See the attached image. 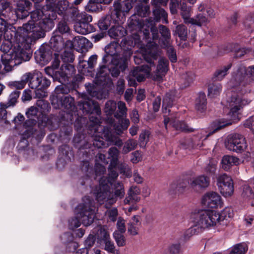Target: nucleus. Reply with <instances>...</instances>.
I'll list each match as a JSON object with an SVG mask.
<instances>
[{
	"label": "nucleus",
	"instance_id": "29",
	"mask_svg": "<svg viewBox=\"0 0 254 254\" xmlns=\"http://www.w3.org/2000/svg\"><path fill=\"white\" fill-rule=\"evenodd\" d=\"M169 69V61L166 59L161 58L158 61V64L155 72L156 79L157 80L162 79Z\"/></svg>",
	"mask_w": 254,
	"mask_h": 254
},
{
	"label": "nucleus",
	"instance_id": "39",
	"mask_svg": "<svg viewBox=\"0 0 254 254\" xmlns=\"http://www.w3.org/2000/svg\"><path fill=\"white\" fill-rule=\"evenodd\" d=\"M98 56L97 55H93L90 56L88 61L81 60L79 61V68L81 70L87 69L88 71L92 69L97 64Z\"/></svg>",
	"mask_w": 254,
	"mask_h": 254
},
{
	"label": "nucleus",
	"instance_id": "23",
	"mask_svg": "<svg viewBox=\"0 0 254 254\" xmlns=\"http://www.w3.org/2000/svg\"><path fill=\"white\" fill-rule=\"evenodd\" d=\"M32 5L29 0H19L15 10L16 17L19 19H24L29 15V10Z\"/></svg>",
	"mask_w": 254,
	"mask_h": 254
},
{
	"label": "nucleus",
	"instance_id": "6",
	"mask_svg": "<svg viewBox=\"0 0 254 254\" xmlns=\"http://www.w3.org/2000/svg\"><path fill=\"white\" fill-rule=\"evenodd\" d=\"M95 202L89 196H84L82 202L75 208L77 217L79 218L82 223L85 226H88L93 222L95 217Z\"/></svg>",
	"mask_w": 254,
	"mask_h": 254
},
{
	"label": "nucleus",
	"instance_id": "52",
	"mask_svg": "<svg viewBox=\"0 0 254 254\" xmlns=\"http://www.w3.org/2000/svg\"><path fill=\"white\" fill-rule=\"evenodd\" d=\"M104 137H105L106 140L107 141L110 145H114L120 147L123 144L122 140L118 136L113 134L111 132H107L104 133Z\"/></svg>",
	"mask_w": 254,
	"mask_h": 254
},
{
	"label": "nucleus",
	"instance_id": "54",
	"mask_svg": "<svg viewBox=\"0 0 254 254\" xmlns=\"http://www.w3.org/2000/svg\"><path fill=\"white\" fill-rule=\"evenodd\" d=\"M222 90V85L219 83H212L209 85L208 95L210 98H214L219 95Z\"/></svg>",
	"mask_w": 254,
	"mask_h": 254
},
{
	"label": "nucleus",
	"instance_id": "33",
	"mask_svg": "<svg viewBox=\"0 0 254 254\" xmlns=\"http://www.w3.org/2000/svg\"><path fill=\"white\" fill-rule=\"evenodd\" d=\"M74 29L77 33L82 35H86L95 31V28L92 24L78 20L74 24Z\"/></svg>",
	"mask_w": 254,
	"mask_h": 254
},
{
	"label": "nucleus",
	"instance_id": "31",
	"mask_svg": "<svg viewBox=\"0 0 254 254\" xmlns=\"http://www.w3.org/2000/svg\"><path fill=\"white\" fill-rule=\"evenodd\" d=\"M140 190L137 187H131L127 192L128 196L124 199L126 204H130L131 203H136L140 201V197L139 196Z\"/></svg>",
	"mask_w": 254,
	"mask_h": 254
},
{
	"label": "nucleus",
	"instance_id": "43",
	"mask_svg": "<svg viewBox=\"0 0 254 254\" xmlns=\"http://www.w3.org/2000/svg\"><path fill=\"white\" fill-rule=\"evenodd\" d=\"M206 98L203 92H199L195 100V109L200 113L204 112L206 109Z\"/></svg>",
	"mask_w": 254,
	"mask_h": 254
},
{
	"label": "nucleus",
	"instance_id": "10",
	"mask_svg": "<svg viewBox=\"0 0 254 254\" xmlns=\"http://www.w3.org/2000/svg\"><path fill=\"white\" fill-rule=\"evenodd\" d=\"M104 111L108 120L113 115L116 119H120L126 116L127 108L124 102L119 101L117 104L115 101L109 100L105 103Z\"/></svg>",
	"mask_w": 254,
	"mask_h": 254
},
{
	"label": "nucleus",
	"instance_id": "58",
	"mask_svg": "<svg viewBox=\"0 0 254 254\" xmlns=\"http://www.w3.org/2000/svg\"><path fill=\"white\" fill-rule=\"evenodd\" d=\"M231 124L232 122L230 121H228L224 119L218 120L215 123L214 126L215 127V128L212 132L207 134L204 139H205L207 137H208L209 135H210L211 134L215 132V131Z\"/></svg>",
	"mask_w": 254,
	"mask_h": 254
},
{
	"label": "nucleus",
	"instance_id": "36",
	"mask_svg": "<svg viewBox=\"0 0 254 254\" xmlns=\"http://www.w3.org/2000/svg\"><path fill=\"white\" fill-rule=\"evenodd\" d=\"M148 64L149 66L143 65L140 69H139L138 67H136L130 71V75L133 76L138 82L143 81L145 79V76L140 72V70H145L146 72H150L151 71L150 66L155 65L154 64L151 65L149 63Z\"/></svg>",
	"mask_w": 254,
	"mask_h": 254
},
{
	"label": "nucleus",
	"instance_id": "34",
	"mask_svg": "<svg viewBox=\"0 0 254 254\" xmlns=\"http://www.w3.org/2000/svg\"><path fill=\"white\" fill-rule=\"evenodd\" d=\"M210 179L204 175L191 179V187L192 188H206L209 185Z\"/></svg>",
	"mask_w": 254,
	"mask_h": 254
},
{
	"label": "nucleus",
	"instance_id": "45",
	"mask_svg": "<svg viewBox=\"0 0 254 254\" xmlns=\"http://www.w3.org/2000/svg\"><path fill=\"white\" fill-rule=\"evenodd\" d=\"M174 100V95L172 93H167L163 99L162 110L164 113H169L170 112V108L173 105Z\"/></svg>",
	"mask_w": 254,
	"mask_h": 254
},
{
	"label": "nucleus",
	"instance_id": "13",
	"mask_svg": "<svg viewBox=\"0 0 254 254\" xmlns=\"http://www.w3.org/2000/svg\"><path fill=\"white\" fill-rule=\"evenodd\" d=\"M52 105L55 109L64 108L72 110L74 99L70 95H52L50 96Z\"/></svg>",
	"mask_w": 254,
	"mask_h": 254
},
{
	"label": "nucleus",
	"instance_id": "11",
	"mask_svg": "<svg viewBox=\"0 0 254 254\" xmlns=\"http://www.w3.org/2000/svg\"><path fill=\"white\" fill-rule=\"evenodd\" d=\"M225 146L229 150L237 153H241L246 149L247 144L246 138L242 134L233 133L227 137Z\"/></svg>",
	"mask_w": 254,
	"mask_h": 254
},
{
	"label": "nucleus",
	"instance_id": "57",
	"mask_svg": "<svg viewBox=\"0 0 254 254\" xmlns=\"http://www.w3.org/2000/svg\"><path fill=\"white\" fill-rule=\"evenodd\" d=\"M137 145L136 140L130 138L127 140L123 147L122 153L126 154L130 151L135 149Z\"/></svg>",
	"mask_w": 254,
	"mask_h": 254
},
{
	"label": "nucleus",
	"instance_id": "26",
	"mask_svg": "<svg viewBox=\"0 0 254 254\" xmlns=\"http://www.w3.org/2000/svg\"><path fill=\"white\" fill-rule=\"evenodd\" d=\"M111 203H115L118 199L123 198L125 194L124 185L121 182H116L112 186Z\"/></svg>",
	"mask_w": 254,
	"mask_h": 254
},
{
	"label": "nucleus",
	"instance_id": "53",
	"mask_svg": "<svg viewBox=\"0 0 254 254\" xmlns=\"http://www.w3.org/2000/svg\"><path fill=\"white\" fill-rule=\"evenodd\" d=\"M174 34L178 35L181 40L186 41L188 36L187 28L184 24H179L176 27Z\"/></svg>",
	"mask_w": 254,
	"mask_h": 254
},
{
	"label": "nucleus",
	"instance_id": "49",
	"mask_svg": "<svg viewBox=\"0 0 254 254\" xmlns=\"http://www.w3.org/2000/svg\"><path fill=\"white\" fill-rule=\"evenodd\" d=\"M180 14L186 24H190V22L192 18H190L191 8L188 6L187 3L185 1H183L180 7Z\"/></svg>",
	"mask_w": 254,
	"mask_h": 254
},
{
	"label": "nucleus",
	"instance_id": "32",
	"mask_svg": "<svg viewBox=\"0 0 254 254\" xmlns=\"http://www.w3.org/2000/svg\"><path fill=\"white\" fill-rule=\"evenodd\" d=\"M30 81L29 72L24 74L19 81H12L8 83V86L11 89L19 91L25 86L26 83L29 84Z\"/></svg>",
	"mask_w": 254,
	"mask_h": 254
},
{
	"label": "nucleus",
	"instance_id": "5",
	"mask_svg": "<svg viewBox=\"0 0 254 254\" xmlns=\"http://www.w3.org/2000/svg\"><path fill=\"white\" fill-rule=\"evenodd\" d=\"M254 81V65H253L247 68L240 67L230 82L233 83V87H238L242 92L246 93L251 91L250 86Z\"/></svg>",
	"mask_w": 254,
	"mask_h": 254
},
{
	"label": "nucleus",
	"instance_id": "24",
	"mask_svg": "<svg viewBox=\"0 0 254 254\" xmlns=\"http://www.w3.org/2000/svg\"><path fill=\"white\" fill-rule=\"evenodd\" d=\"M191 187V179H179L172 183L170 189L175 193H183Z\"/></svg>",
	"mask_w": 254,
	"mask_h": 254
},
{
	"label": "nucleus",
	"instance_id": "48",
	"mask_svg": "<svg viewBox=\"0 0 254 254\" xmlns=\"http://www.w3.org/2000/svg\"><path fill=\"white\" fill-rule=\"evenodd\" d=\"M9 30L12 32V33L10 34L11 38L12 39L13 37L14 38V36H12V35H13V31L17 30V29H16L15 27L8 24L4 19L0 18V35L3 34L4 36L7 35L9 32Z\"/></svg>",
	"mask_w": 254,
	"mask_h": 254
},
{
	"label": "nucleus",
	"instance_id": "19",
	"mask_svg": "<svg viewBox=\"0 0 254 254\" xmlns=\"http://www.w3.org/2000/svg\"><path fill=\"white\" fill-rule=\"evenodd\" d=\"M125 58L121 57L120 60L115 59L114 60L113 64L109 68V72L111 74L113 77L117 78L121 72H124L128 67V62L129 60L127 59L128 57L127 55H125Z\"/></svg>",
	"mask_w": 254,
	"mask_h": 254
},
{
	"label": "nucleus",
	"instance_id": "47",
	"mask_svg": "<svg viewBox=\"0 0 254 254\" xmlns=\"http://www.w3.org/2000/svg\"><path fill=\"white\" fill-rule=\"evenodd\" d=\"M128 26L131 31L141 30L142 27V19L138 18L135 15H132L128 20Z\"/></svg>",
	"mask_w": 254,
	"mask_h": 254
},
{
	"label": "nucleus",
	"instance_id": "27",
	"mask_svg": "<svg viewBox=\"0 0 254 254\" xmlns=\"http://www.w3.org/2000/svg\"><path fill=\"white\" fill-rule=\"evenodd\" d=\"M109 68L106 65H100L97 69L95 80L100 85H104L109 79Z\"/></svg>",
	"mask_w": 254,
	"mask_h": 254
},
{
	"label": "nucleus",
	"instance_id": "56",
	"mask_svg": "<svg viewBox=\"0 0 254 254\" xmlns=\"http://www.w3.org/2000/svg\"><path fill=\"white\" fill-rule=\"evenodd\" d=\"M70 32V28L65 20H61L57 26L56 29L54 32L59 33L62 35L65 34H69Z\"/></svg>",
	"mask_w": 254,
	"mask_h": 254
},
{
	"label": "nucleus",
	"instance_id": "17",
	"mask_svg": "<svg viewBox=\"0 0 254 254\" xmlns=\"http://www.w3.org/2000/svg\"><path fill=\"white\" fill-rule=\"evenodd\" d=\"M52 54V51L49 45L43 44L35 52L34 56L37 63L41 65H45L51 60Z\"/></svg>",
	"mask_w": 254,
	"mask_h": 254
},
{
	"label": "nucleus",
	"instance_id": "46",
	"mask_svg": "<svg viewBox=\"0 0 254 254\" xmlns=\"http://www.w3.org/2000/svg\"><path fill=\"white\" fill-rule=\"evenodd\" d=\"M20 94V91L14 90L9 94L7 101L4 103H0V106L8 108L14 107L17 103Z\"/></svg>",
	"mask_w": 254,
	"mask_h": 254
},
{
	"label": "nucleus",
	"instance_id": "14",
	"mask_svg": "<svg viewBox=\"0 0 254 254\" xmlns=\"http://www.w3.org/2000/svg\"><path fill=\"white\" fill-rule=\"evenodd\" d=\"M83 78L84 77L82 75L78 74L70 81L61 82L62 84L57 86L55 89V95H67L70 91L75 90L78 88L79 83Z\"/></svg>",
	"mask_w": 254,
	"mask_h": 254
},
{
	"label": "nucleus",
	"instance_id": "15",
	"mask_svg": "<svg viewBox=\"0 0 254 254\" xmlns=\"http://www.w3.org/2000/svg\"><path fill=\"white\" fill-rule=\"evenodd\" d=\"M30 81L29 87L30 88H41L46 89L50 86L51 81L46 77H43L42 73L34 70L29 72Z\"/></svg>",
	"mask_w": 254,
	"mask_h": 254
},
{
	"label": "nucleus",
	"instance_id": "30",
	"mask_svg": "<svg viewBox=\"0 0 254 254\" xmlns=\"http://www.w3.org/2000/svg\"><path fill=\"white\" fill-rule=\"evenodd\" d=\"M74 44L75 45V49L78 51H80L81 52L87 51L92 47V43L87 38L81 36L74 37Z\"/></svg>",
	"mask_w": 254,
	"mask_h": 254
},
{
	"label": "nucleus",
	"instance_id": "50",
	"mask_svg": "<svg viewBox=\"0 0 254 254\" xmlns=\"http://www.w3.org/2000/svg\"><path fill=\"white\" fill-rule=\"evenodd\" d=\"M108 154L111 159L110 167H116L119 164L120 151L116 147H112L109 148Z\"/></svg>",
	"mask_w": 254,
	"mask_h": 254
},
{
	"label": "nucleus",
	"instance_id": "51",
	"mask_svg": "<svg viewBox=\"0 0 254 254\" xmlns=\"http://www.w3.org/2000/svg\"><path fill=\"white\" fill-rule=\"evenodd\" d=\"M154 20L159 21L162 19L163 23H168V13L164 9L160 7H156L153 11Z\"/></svg>",
	"mask_w": 254,
	"mask_h": 254
},
{
	"label": "nucleus",
	"instance_id": "9",
	"mask_svg": "<svg viewBox=\"0 0 254 254\" xmlns=\"http://www.w3.org/2000/svg\"><path fill=\"white\" fill-rule=\"evenodd\" d=\"M143 39L147 41V44L144 51L143 53V57L147 63L151 65L154 64V61L156 60L159 55V49L157 44L148 40L150 39V29L143 28L142 27Z\"/></svg>",
	"mask_w": 254,
	"mask_h": 254
},
{
	"label": "nucleus",
	"instance_id": "22",
	"mask_svg": "<svg viewBox=\"0 0 254 254\" xmlns=\"http://www.w3.org/2000/svg\"><path fill=\"white\" fill-rule=\"evenodd\" d=\"M96 197L97 201L100 203L107 202L110 204H113L111 203L112 196L110 187L107 183L105 184H103L102 182L100 183V188Z\"/></svg>",
	"mask_w": 254,
	"mask_h": 254
},
{
	"label": "nucleus",
	"instance_id": "1",
	"mask_svg": "<svg viewBox=\"0 0 254 254\" xmlns=\"http://www.w3.org/2000/svg\"><path fill=\"white\" fill-rule=\"evenodd\" d=\"M54 27V22L49 20L46 22L39 21L38 23L27 22L22 27H18L17 30L13 31L14 38L20 43L21 58L25 61L30 60L32 56L31 46L36 40L44 38L46 32L49 31Z\"/></svg>",
	"mask_w": 254,
	"mask_h": 254
},
{
	"label": "nucleus",
	"instance_id": "28",
	"mask_svg": "<svg viewBox=\"0 0 254 254\" xmlns=\"http://www.w3.org/2000/svg\"><path fill=\"white\" fill-rule=\"evenodd\" d=\"M49 47L51 49L57 52H60L64 49V40L63 36L61 35L53 32L50 42Z\"/></svg>",
	"mask_w": 254,
	"mask_h": 254
},
{
	"label": "nucleus",
	"instance_id": "61",
	"mask_svg": "<svg viewBox=\"0 0 254 254\" xmlns=\"http://www.w3.org/2000/svg\"><path fill=\"white\" fill-rule=\"evenodd\" d=\"M101 8V4L98 0H89L85 6V10L88 12H95Z\"/></svg>",
	"mask_w": 254,
	"mask_h": 254
},
{
	"label": "nucleus",
	"instance_id": "38",
	"mask_svg": "<svg viewBox=\"0 0 254 254\" xmlns=\"http://www.w3.org/2000/svg\"><path fill=\"white\" fill-rule=\"evenodd\" d=\"M60 65V61L58 59L55 58L52 62L51 66L45 68V73L49 76L52 77L54 81H56V76L57 73H59V66Z\"/></svg>",
	"mask_w": 254,
	"mask_h": 254
},
{
	"label": "nucleus",
	"instance_id": "55",
	"mask_svg": "<svg viewBox=\"0 0 254 254\" xmlns=\"http://www.w3.org/2000/svg\"><path fill=\"white\" fill-rule=\"evenodd\" d=\"M161 47L166 50L167 56L170 62L172 63H176L177 61L176 51L171 45V43L162 46Z\"/></svg>",
	"mask_w": 254,
	"mask_h": 254
},
{
	"label": "nucleus",
	"instance_id": "42",
	"mask_svg": "<svg viewBox=\"0 0 254 254\" xmlns=\"http://www.w3.org/2000/svg\"><path fill=\"white\" fill-rule=\"evenodd\" d=\"M118 119L119 121L117 123L114 124L113 128L116 133L120 135L124 130L127 129L130 123L128 119H123V118Z\"/></svg>",
	"mask_w": 254,
	"mask_h": 254
},
{
	"label": "nucleus",
	"instance_id": "44",
	"mask_svg": "<svg viewBox=\"0 0 254 254\" xmlns=\"http://www.w3.org/2000/svg\"><path fill=\"white\" fill-rule=\"evenodd\" d=\"M162 38L160 40L161 46L169 44L170 43L171 34L169 29L165 26L160 25L158 27Z\"/></svg>",
	"mask_w": 254,
	"mask_h": 254
},
{
	"label": "nucleus",
	"instance_id": "7",
	"mask_svg": "<svg viewBox=\"0 0 254 254\" xmlns=\"http://www.w3.org/2000/svg\"><path fill=\"white\" fill-rule=\"evenodd\" d=\"M20 48L19 53L13 52L8 53L11 49V43L8 42L3 43L0 46V50L3 54L1 56V61L4 66V69L6 72L11 71L13 67L21 63L22 61H25L21 58V51L22 47H20V43L16 40Z\"/></svg>",
	"mask_w": 254,
	"mask_h": 254
},
{
	"label": "nucleus",
	"instance_id": "2",
	"mask_svg": "<svg viewBox=\"0 0 254 254\" xmlns=\"http://www.w3.org/2000/svg\"><path fill=\"white\" fill-rule=\"evenodd\" d=\"M86 92L82 95V97L87 99L83 102H79L78 106L84 114H89V124L88 129L92 132L95 133L98 131V127L101 123L99 117L101 111L99 104L96 101L91 98L95 97L98 98L99 93L97 87L93 84L86 83L85 85Z\"/></svg>",
	"mask_w": 254,
	"mask_h": 254
},
{
	"label": "nucleus",
	"instance_id": "60",
	"mask_svg": "<svg viewBox=\"0 0 254 254\" xmlns=\"http://www.w3.org/2000/svg\"><path fill=\"white\" fill-rule=\"evenodd\" d=\"M96 237L98 241L100 243H103L111 238L109 232L104 228H100L98 230Z\"/></svg>",
	"mask_w": 254,
	"mask_h": 254
},
{
	"label": "nucleus",
	"instance_id": "20",
	"mask_svg": "<svg viewBox=\"0 0 254 254\" xmlns=\"http://www.w3.org/2000/svg\"><path fill=\"white\" fill-rule=\"evenodd\" d=\"M202 203L209 208H215L221 207L222 201L221 196L216 192H208L202 198Z\"/></svg>",
	"mask_w": 254,
	"mask_h": 254
},
{
	"label": "nucleus",
	"instance_id": "21",
	"mask_svg": "<svg viewBox=\"0 0 254 254\" xmlns=\"http://www.w3.org/2000/svg\"><path fill=\"white\" fill-rule=\"evenodd\" d=\"M139 42V38L138 35H134V36L127 37L125 38L121 41V47L123 51V57L125 58V55H127L128 57L127 59H130L132 54V48L134 47L136 44Z\"/></svg>",
	"mask_w": 254,
	"mask_h": 254
},
{
	"label": "nucleus",
	"instance_id": "62",
	"mask_svg": "<svg viewBox=\"0 0 254 254\" xmlns=\"http://www.w3.org/2000/svg\"><path fill=\"white\" fill-rule=\"evenodd\" d=\"M137 14L141 17H146L149 12V6L148 5H144L142 3L137 4L135 7Z\"/></svg>",
	"mask_w": 254,
	"mask_h": 254
},
{
	"label": "nucleus",
	"instance_id": "40",
	"mask_svg": "<svg viewBox=\"0 0 254 254\" xmlns=\"http://www.w3.org/2000/svg\"><path fill=\"white\" fill-rule=\"evenodd\" d=\"M242 196L249 199H254V179L251 180L248 184L243 186Z\"/></svg>",
	"mask_w": 254,
	"mask_h": 254
},
{
	"label": "nucleus",
	"instance_id": "25",
	"mask_svg": "<svg viewBox=\"0 0 254 254\" xmlns=\"http://www.w3.org/2000/svg\"><path fill=\"white\" fill-rule=\"evenodd\" d=\"M60 157L57 163L58 166L60 163L64 162V164L68 161H70L71 157H73V153L71 151L69 146L66 144H64L59 147V148Z\"/></svg>",
	"mask_w": 254,
	"mask_h": 254
},
{
	"label": "nucleus",
	"instance_id": "16",
	"mask_svg": "<svg viewBox=\"0 0 254 254\" xmlns=\"http://www.w3.org/2000/svg\"><path fill=\"white\" fill-rule=\"evenodd\" d=\"M57 17L56 11L52 9H37L31 13L30 17L32 20H29L28 22L35 23L36 21L41 20L40 21H44L46 23L47 21L49 20L54 21Z\"/></svg>",
	"mask_w": 254,
	"mask_h": 254
},
{
	"label": "nucleus",
	"instance_id": "59",
	"mask_svg": "<svg viewBox=\"0 0 254 254\" xmlns=\"http://www.w3.org/2000/svg\"><path fill=\"white\" fill-rule=\"evenodd\" d=\"M191 20L190 24L198 26L205 25L208 22L207 18L201 13L198 14L195 18H192Z\"/></svg>",
	"mask_w": 254,
	"mask_h": 254
},
{
	"label": "nucleus",
	"instance_id": "12",
	"mask_svg": "<svg viewBox=\"0 0 254 254\" xmlns=\"http://www.w3.org/2000/svg\"><path fill=\"white\" fill-rule=\"evenodd\" d=\"M217 185L220 193L225 197L234 193V185L231 177L225 173L217 177Z\"/></svg>",
	"mask_w": 254,
	"mask_h": 254
},
{
	"label": "nucleus",
	"instance_id": "4",
	"mask_svg": "<svg viewBox=\"0 0 254 254\" xmlns=\"http://www.w3.org/2000/svg\"><path fill=\"white\" fill-rule=\"evenodd\" d=\"M193 222L195 226L201 232L206 229H210L217 224H221L224 218L222 214H220L211 210L201 209L194 212L192 215Z\"/></svg>",
	"mask_w": 254,
	"mask_h": 254
},
{
	"label": "nucleus",
	"instance_id": "63",
	"mask_svg": "<svg viewBox=\"0 0 254 254\" xmlns=\"http://www.w3.org/2000/svg\"><path fill=\"white\" fill-rule=\"evenodd\" d=\"M200 232L198 228L194 224L193 226H191L184 232L183 236V240L187 241L193 235L198 234Z\"/></svg>",
	"mask_w": 254,
	"mask_h": 254
},
{
	"label": "nucleus",
	"instance_id": "3",
	"mask_svg": "<svg viewBox=\"0 0 254 254\" xmlns=\"http://www.w3.org/2000/svg\"><path fill=\"white\" fill-rule=\"evenodd\" d=\"M132 7L128 1H123L122 0L115 1L109 13L98 21V26L100 30L106 31L114 24H119V21L122 15H125Z\"/></svg>",
	"mask_w": 254,
	"mask_h": 254
},
{
	"label": "nucleus",
	"instance_id": "64",
	"mask_svg": "<svg viewBox=\"0 0 254 254\" xmlns=\"http://www.w3.org/2000/svg\"><path fill=\"white\" fill-rule=\"evenodd\" d=\"M248 248L245 244H239L234 246L229 254H245Z\"/></svg>",
	"mask_w": 254,
	"mask_h": 254
},
{
	"label": "nucleus",
	"instance_id": "35",
	"mask_svg": "<svg viewBox=\"0 0 254 254\" xmlns=\"http://www.w3.org/2000/svg\"><path fill=\"white\" fill-rule=\"evenodd\" d=\"M240 160L238 158L231 155H224L221 160L222 168L225 170H229L232 166L239 164Z\"/></svg>",
	"mask_w": 254,
	"mask_h": 254
},
{
	"label": "nucleus",
	"instance_id": "8",
	"mask_svg": "<svg viewBox=\"0 0 254 254\" xmlns=\"http://www.w3.org/2000/svg\"><path fill=\"white\" fill-rule=\"evenodd\" d=\"M251 101L244 95L233 93L227 100V107L230 109L229 116L232 120H238L239 111Z\"/></svg>",
	"mask_w": 254,
	"mask_h": 254
},
{
	"label": "nucleus",
	"instance_id": "18",
	"mask_svg": "<svg viewBox=\"0 0 254 254\" xmlns=\"http://www.w3.org/2000/svg\"><path fill=\"white\" fill-rule=\"evenodd\" d=\"M76 72L73 65L69 64H64L62 65L59 69V73L56 76V81L59 82H66L69 81L71 78H73Z\"/></svg>",
	"mask_w": 254,
	"mask_h": 254
},
{
	"label": "nucleus",
	"instance_id": "37",
	"mask_svg": "<svg viewBox=\"0 0 254 254\" xmlns=\"http://www.w3.org/2000/svg\"><path fill=\"white\" fill-rule=\"evenodd\" d=\"M126 29L119 24H114L108 30L109 36L112 38L118 39L125 36L126 34Z\"/></svg>",
	"mask_w": 254,
	"mask_h": 254
},
{
	"label": "nucleus",
	"instance_id": "41",
	"mask_svg": "<svg viewBox=\"0 0 254 254\" xmlns=\"http://www.w3.org/2000/svg\"><path fill=\"white\" fill-rule=\"evenodd\" d=\"M231 67L232 64L230 63L218 68L214 73L212 79L215 81H221L227 75Z\"/></svg>",
	"mask_w": 254,
	"mask_h": 254
}]
</instances>
